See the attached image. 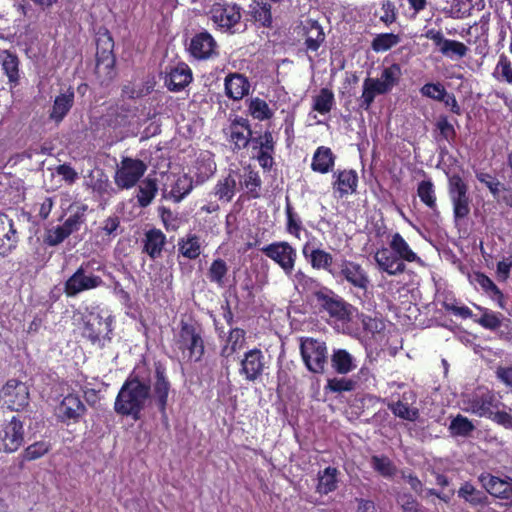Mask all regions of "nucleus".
Masks as SVG:
<instances>
[{"instance_id": "nucleus-42", "label": "nucleus", "mask_w": 512, "mask_h": 512, "mask_svg": "<svg viewBox=\"0 0 512 512\" xmlns=\"http://www.w3.org/2000/svg\"><path fill=\"white\" fill-rule=\"evenodd\" d=\"M193 188V178L188 174H182L172 184L167 198L171 199L174 203H179L191 193Z\"/></svg>"}, {"instance_id": "nucleus-60", "label": "nucleus", "mask_w": 512, "mask_h": 512, "mask_svg": "<svg viewBox=\"0 0 512 512\" xmlns=\"http://www.w3.org/2000/svg\"><path fill=\"white\" fill-rule=\"evenodd\" d=\"M50 450V442L37 441L26 447L21 456L24 461H34L46 455Z\"/></svg>"}, {"instance_id": "nucleus-57", "label": "nucleus", "mask_w": 512, "mask_h": 512, "mask_svg": "<svg viewBox=\"0 0 512 512\" xmlns=\"http://www.w3.org/2000/svg\"><path fill=\"white\" fill-rule=\"evenodd\" d=\"M228 270L227 263L223 259L217 258L212 261L208 269L207 277L210 282L217 284L219 287H223Z\"/></svg>"}, {"instance_id": "nucleus-22", "label": "nucleus", "mask_w": 512, "mask_h": 512, "mask_svg": "<svg viewBox=\"0 0 512 512\" xmlns=\"http://www.w3.org/2000/svg\"><path fill=\"white\" fill-rule=\"evenodd\" d=\"M19 236L13 220L0 213V257L9 256L18 246Z\"/></svg>"}, {"instance_id": "nucleus-41", "label": "nucleus", "mask_w": 512, "mask_h": 512, "mask_svg": "<svg viewBox=\"0 0 512 512\" xmlns=\"http://www.w3.org/2000/svg\"><path fill=\"white\" fill-rule=\"evenodd\" d=\"M200 237L196 234L189 233L178 240V252L184 258L189 260L197 259L201 254Z\"/></svg>"}, {"instance_id": "nucleus-4", "label": "nucleus", "mask_w": 512, "mask_h": 512, "mask_svg": "<svg viewBox=\"0 0 512 512\" xmlns=\"http://www.w3.org/2000/svg\"><path fill=\"white\" fill-rule=\"evenodd\" d=\"M181 358L187 362H199L205 354V342L202 329L192 323L181 321L178 337L175 341Z\"/></svg>"}, {"instance_id": "nucleus-1", "label": "nucleus", "mask_w": 512, "mask_h": 512, "mask_svg": "<svg viewBox=\"0 0 512 512\" xmlns=\"http://www.w3.org/2000/svg\"><path fill=\"white\" fill-rule=\"evenodd\" d=\"M154 381L151 385L137 369H134L119 389L114 401V411L122 417L138 421L150 398L157 407L161 418L168 421L167 406L172 384L164 362L154 361Z\"/></svg>"}, {"instance_id": "nucleus-11", "label": "nucleus", "mask_w": 512, "mask_h": 512, "mask_svg": "<svg viewBox=\"0 0 512 512\" xmlns=\"http://www.w3.org/2000/svg\"><path fill=\"white\" fill-rule=\"evenodd\" d=\"M300 352L309 371L315 374L324 372L328 358L325 342L314 338H305L301 341Z\"/></svg>"}, {"instance_id": "nucleus-19", "label": "nucleus", "mask_w": 512, "mask_h": 512, "mask_svg": "<svg viewBox=\"0 0 512 512\" xmlns=\"http://www.w3.org/2000/svg\"><path fill=\"white\" fill-rule=\"evenodd\" d=\"M478 482L490 496L500 500L512 499V480L509 477L501 478L490 472H482Z\"/></svg>"}, {"instance_id": "nucleus-44", "label": "nucleus", "mask_w": 512, "mask_h": 512, "mask_svg": "<svg viewBox=\"0 0 512 512\" xmlns=\"http://www.w3.org/2000/svg\"><path fill=\"white\" fill-rule=\"evenodd\" d=\"M245 330L233 328L230 330L226 344L221 348L220 355L224 358L231 357L234 353L241 350L245 344Z\"/></svg>"}, {"instance_id": "nucleus-6", "label": "nucleus", "mask_w": 512, "mask_h": 512, "mask_svg": "<svg viewBox=\"0 0 512 512\" xmlns=\"http://www.w3.org/2000/svg\"><path fill=\"white\" fill-rule=\"evenodd\" d=\"M448 194L453 207L455 223L466 219L471 211L469 187L459 174L448 177Z\"/></svg>"}, {"instance_id": "nucleus-53", "label": "nucleus", "mask_w": 512, "mask_h": 512, "mask_svg": "<svg viewBox=\"0 0 512 512\" xmlns=\"http://www.w3.org/2000/svg\"><path fill=\"white\" fill-rule=\"evenodd\" d=\"M487 189L499 203L512 208V186L506 185L496 178L494 182L488 185Z\"/></svg>"}, {"instance_id": "nucleus-27", "label": "nucleus", "mask_w": 512, "mask_h": 512, "mask_svg": "<svg viewBox=\"0 0 512 512\" xmlns=\"http://www.w3.org/2000/svg\"><path fill=\"white\" fill-rule=\"evenodd\" d=\"M192 81V71L190 67L180 62L167 73L165 84L169 91L179 92L183 90Z\"/></svg>"}, {"instance_id": "nucleus-37", "label": "nucleus", "mask_w": 512, "mask_h": 512, "mask_svg": "<svg viewBox=\"0 0 512 512\" xmlns=\"http://www.w3.org/2000/svg\"><path fill=\"white\" fill-rule=\"evenodd\" d=\"M389 246L392 252L403 262H422L421 258L411 249L407 241L398 232L392 235Z\"/></svg>"}, {"instance_id": "nucleus-39", "label": "nucleus", "mask_w": 512, "mask_h": 512, "mask_svg": "<svg viewBox=\"0 0 512 512\" xmlns=\"http://www.w3.org/2000/svg\"><path fill=\"white\" fill-rule=\"evenodd\" d=\"M417 195L420 201L426 205L435 217L440 216V211L437 205V197L435 191V185L431 179L422 180L417 186Z\"/></svg>"}, {"instance_id": "nucleus-29", "label": "nucleus", "mask_w": 512, "mask_h": 512, "mask_svg": "<svg viewBox=\"0 0 512 512\" xmlns=\"http://www.w3.org/2000/svg\"><path fill=\"white\" fill-rule=\"evenodd\" d=\"M302 254L313 269L325 270L332 276L334 275L336 270L332 268L333 255L331 253L321 248H314L309 251V244L306 243L302 248Z\"/></svg>"}, {"instance_id": "nucleus-13", "label": "nucleus", "mask_w": 512, "mask_h": 512, "mask_svg": "<svg viewBox=\"0 0 512 512\" xmlns=\"http://www.w3.org/2000/svg\"><path fill=\"white\" fill-rule=\"evenodd\" d=\"M146 170L147 165L144 161L128 156L123 157L115 172L114 182L120 189H130L138 183Z\"/></svg>"}, {"instance_id": "nucleus-56", "label": "nucleus", "mask_w": 512, "mask_h": 512, "mask_svg": "<svg viewBox=\"0 0 512 512\" xmlns=\"http://www.w3.org/2000/svg\"><path fill=\"white\" fill-rule=\"evenodd\" d=\"M400 41L401 38L398 34L380 33L373 38L371 42V49L376 53L386 52L399 44Z\"/></svg>"}, {"instance_id": "nucleus-58", "label": "nucleus", "mask_w": 512, "mask_h": 512, "mask_svg": "<svg viewBox=\"0 0 512 512\" xmlns=\"http://www.w3.org/2000/svg\"><path fill=\"white\" fill-rule=\"evenodd\" d=\"M334 104V94L328 88H322L313 99V110L324 115L331 111Z\"/></svg>"}, {"instance_id": "nucleus-21", "label": "nucleus", "mask_w": 512, "mask_h": 512, "mask_svg": "<svg viewBox=\"0 0 512 512\" xmlns=\"http://www.w3.org/2000/svg\"><path fill=\"white\" fill-rule=\"evenodd\" d=\"M114 41L108 30L99 33L96 38V67L107 69V74L114 69L115 55L113 53Z\"/></svg>"}, {"instance_id": "nucleus-36", "label": "nucleus", "mask_w": 512, "mask_h": 512, "mask_svg": "<svg viewBox=\"0 0 512 512\" xmlns=\"http://www.w3.org/2000/svg\"><path fill=\"white\" fill-rule=\"evenodd\" d=\"M238 173L231 170L227 176L219 179L214 186L213 193L220 200L230 202L237 190Z\"/></svg>"}, {"instance_id": "nucleus-9", "label": "nucleus", "mask_w": 512, "mask_h": 512, "mask_svg": "<svg viewBox=\"0 0 512 512\" xmlns=\"http://www.w3.org/2000/svg\"><path fill=\"white\" fill-rule=\"evenodd\" d=\"M24 422L19 416H12L0 423V453L16 452L24 443Z\"/></svg>"}, {"instance_id": "nucleus-43", "label": "nucleus", "mask_w": 512, "mask_h": 512, "mask_svg": "<svg viewBox=\"0 0 512 512\" xmlns=\"http://www.w3.org/2000/svg\"><path fill=\"white\" fill-rule=\"evenodd\" d=\"M247 112L255 120L266 121L274 116V111L268 103L259 97H252L246 100Z\"/></svg>"}, {"instance_id": "nucleus-23", "label": "nucleus", "mask_w": 512, "mask_h": 512, "mask_svg": "<svg viewBox=\"0 0 512 512\" xmlns=\"http://www.w3.org/2000/svg\"><path fill=\"white\" fill-rule=\"evenodd\" d=\"M0 69L7 77V84L11 92L20 85V60L15 53L9 50H0Z\"/></svg>"}, {"instance_id": "nucleus-32", "label": "nucleus", "mask_w": 512, "mask_h": 512, "mask_svg": "<svg viewBox=\"0 0 512 512\" xmlns=\"http://www.w3.org/2000/svg\"><path fill=\"white\" fill-rule=\"evenodd\" d=\"M74 105V91L69 88L65 93L55 97L52 108L49 112V119L59 124L67 116Z\"/></svg>"}, {"instance_id": "nucleus-34", "label": "nucleus", "mask_w": 512, "mask_h": 512, "mask_svg": "<svg viewBox=\"0 0 512 512\" xmlns=\"http://www.w3.org/2000/svg\"><path fill=\"white\" fill-rule=\"evenodd\" d=\"M286 276L292 281L294 288L298 292L310 293L313 297L324 286L318 279L306 274L302 269L294 270L290 275Z\"/></svg>"}, {"instance_id": "nucleus-26", "label": "nucleus", "mask_w": 512, "mask_h": 512, "mask_svg": "<svg viewBox=\"0 0 512 512\" xmlns=\"http://www.w3.org/2000/svg\"><path fill=\"white\" fill-rule=\"evenodd\" d=\"M250 81L241 73L231 72L224 79L225 95L234 101H240L250 92Z\"/></svg>"}, {"instance_id": "nucleus-50", "label": "nucleus", "mask_w": 512, "mask_h": 512, "mask_svg": "<svg viewBox=\"0 0 512 512\" xmlns=\"http://www.w3.org/2000/svg\"><path fill=\"white\" fill-rule=\"evenodd\" d=\"M477 308L482 312V314L478 319H474V322L484 329L491 331H496L501 327L502 320L504 319L501 313L481 306H477Z\"/></svg>"}, {"instance_id": "nucleus-7", "label": "nucleus", "mask_w": 512, "mask_h": 512, "mask_svg": "<svg viewBox=\"0 0 512 512\" xmlns=\"http://www.w3.org/2000/svg\"><path fill=\"white\" fill-rule=\"evenodd\" d=\"M112 321L100 314L91 313L84 318L82 337L96 348L103 349L111 341Z\"/></svg>"}, {"instance_id": "nucleus-24", "label": "nucleus", "mask_w": 512, "mask_h": 512, "mask_svg": "<svg viewBox=\"0 0 512 512\" xmlns=\"http://www.w3.org/2000/svg\"><path fill=\"white\" fill-rule=\"evenodd\" d=\"M472 413L479 417L488 418L494 410L499 409L504 405L496 396V394L489 389L476 393L469 401Z\"/></svg>"}, {"instance_id": "nucleus-63", "label": "nucleus", "mask_w": 512, "mask_h": 512, "mask_svg": "<svg viewBox=\"0 0 512 512\" xmlns=\"http://www.w3.org/2000/svg\"><path fill=\"white\" fill-rule=\"evenodd\" d=\"M86 205H82L78 211L71 214L62 224L66 232L71 235L80 229L81 224L85 221Z\"/></svg>"}, {"instance_id": "nucleus-16", "label": "nucleus", "mask_w": 512, "mask_h": 512, "mask_svg": "<svg viewBox=\"0 0 512 512\" xmlns=\"http://www.w3.org/2000/svg\"><path fill=\"white\" fill-rule=\"evenodd\" d=\"M86 412L85 404L76 393H68L64 396L55 409L58 421L67 425L79 423Z\"/></svg>"}, {"instance_id": "nucleus-46", "label": "nucleus", "mask_w": 512, "mask_h": 512, "mask_svg": "<svg viewBox=\"0 0 512 512\" xmlns=\"http://www.w3.org/2000/svg\"><path fill=\"white\" fill-rule=\"evenodd\" d=\"M338 470L335 467H326L318 473L317 492L320 494H328L337 488Z\"/></svg>"}, {"instance_id": "nucleus-64", "label": "nucleus", "mask_w": 512, "mask_h": 512, "mask_svg": "<svg viewBox=\"0 0 512 512\" xmlns=\"http://www.w3.org/2000/svg\"><path fill=\"white\" fill-rule=\"evenodd\" d=\"M70 235L66 232L62 225L48 229L44 236V243L50 247L61 244Z\"/></svg>"}, {"instance_id": "nucleus-15", "label": "nucleus", "mask_w": 512, "mask_h": 512, "mask_svg": "<svg viewBox=\"0 0 512 512\" xmlns=\"http://www.w3.org/2000/svg\"><path fill=\"white\" fill-rule=\"evenodd\" d=\"M0 401L10 411H20L29 404V389L25 383L10 379L0 390Z\"/></svg>"}, {"instance_id": "nucleus-30", "label": "nucleus", "mask_w": 512, "mask_h": 512, "mask_svg": "<svg viewBox=\"0 0 512 512\" xmlns=\"http://www.w3.org/2000/svg\"><path fill=\"white\" fill-rule=\"evenodd\" d=\"M165 245L166 235L158 228H151L144 234L142 252L155 260L162 256Z\"/></svg>"}, {"instance_id": "nucleus-12", "label": "nucleus", "mask_w": 512, "mask_h": 512, "mask_svg": "<svg viewBox=\"0 0 512 512\" xmlns=\"http://www.w3.org/2000/svg\"><path fill=\"white\" fill-rule=\"evenodd\" d=\"M322 311L328 313L331 318L339 321L347 320L350 316V305L331 288L323 286L314 296Z\"/></svg>"}, {"instance_id": "nucleus-17", "label": "nucleus", "mask_w": 512, "mask_h": 512, "mask_svg": "<svg viewBox=\"0 0 512 512\" xmlns=\"http://www.w3.org/2000/svg\"><path fill=\"white\" fill-rule=\"evenodd\" d=\"M218 44L215 38L206 30L193 35L188 51L197 60H210L218 57Z\"/></svg>"}, {"instance_id": "nucleus-5", "label": "nucleus", "mask_w": 512, "mask_h": 512, "mask_svg": "<svg viewBox=\"0 0 512 512\" xmlns=\"http://www.w3.org/2000/svg\"><path fill=\"white\" fill-rule=\"evenodd\" d=\"M337 266L338 269L333 277L347 283L351 289L365 295L371 288L372 284L368 271L360 263L343 258Z\"/></svg>"}, {"instance_id": "nucleus-54", "label": "nucleus", "mask_w": 512, "mask_h": 512, "mask_svg": "<svg viewBox=\"0 0 512 512\" xmlns=\"http://www.w3.org/2000/svg\"><path fill=\"white\" fill-rule=\"evenodd\" d=\"M405 400L407 399L405 394H403L402 399L389 405V409L395 416L403 420L414 422L419 417V410L417 408H411Z\"/></svg>"}, {"instance_id": "nucleus-52", "label": "nucleus", "mask_w": 512, "mask_h": 512, "mask_svg": "<svg viewBox=\"0 0 512 512\" xmlns=\"http://www.w3.org/2000/svg\"><path fill=\"white\" fill-rule=\"evenodd\" d=\"M158 191L156 179L146 178L138 188L137 202L141 208L151 204Z\"/></svg>"}, {"instance_id": "nucleus-10", "label": "nucleus", "mask_w": 512, "mask_h": 512, "mask_svg": "<svg viewBox=\"0 0 512 512\" xmlns=\"http://www.w3.org/2000/svg\"><path fill=\"white\" fill-rule=\"evenodd\" d=\"M229 124L223 128L227 141L232 145L233 151L247 148L251 141L252 128L248 118L237 114H229Z\"/></svg>"}, {"instance_id": "nucleus-55", "label": "nucleus", "mask_w": 512, "mask_h": 512, "mask_svg": "<svg viewBox=\"0 0 512 512\" xmlns=\"http://www.w3.org/2000/svg\"><path fill=\"white\" fill-rule=\"evenodd\" d=\"M332 367L339 374H347L355 369L352 356L344 349L334 351L332 358Z\"/></svg>"}, {"instance_id": "nucleus-48", "label": "nucleus", "mask_w": 512, "mask_h": 512, "mask_svg": "<svg viewBox=\"0 0 512 512\" xmlns=\"http://www.w3.org/2000/svg\"><path fill=\"white\" fill-rule=\"evenodd\" d=\"M285 214H286V231H287V233L292 235L296 239H300L301 232H302V230H305V229L303 227L301 217L294 210L288 197L286 198Z\"/></svg>"}, {"instance_id": "nucleus-14", "label": "nucleus", "mask_w": 512, "mask_h": 512, "mask_svg": "<svg viewBox=\"0 0 512 512\" xmlns=\"http://www.w3.org/2000/svg\"><path fill=\"white\" fill-rule=\"evenodd\" d=\"M253 157L258 161L261 168L270 171L274 165V154L276 141L271 130L267 129L262 134L253 137L250 144Z\"/></svg>"}, {"instance_id": "nucleus-59", "label": "nucleus", "mask_w": 512, "mask_h": 512, "mask_svg": "<svg viewBox=\"0 0 512 512\" xmlns=\"http://www.w3.org/2000/svg\"><path fill=\"white\" fill-rule=\"evenodd\" d=\"M436 129L439 132L438 136H436L437 141L445 140L449 144L455 142L457 133L454 126L449 122L448 117L445 115H440L436 121Z\"/></svg>"}, {"instance_id": "nucleus-31", "label": "nucleus", "mask_w": 512, "mask_h": 512, "mask_svg": "<svg viewBox=\"0 0 512 512\" xmlns=\"http://www.w3.org/2000/svg\"><path fill=\"white\" fill-rule=\"evenodd\" d=\"M458 497L472 508H482L490 504L487 494L477 489L471 482H464L457 491Z\"/></svg>"}, {"instance_id": "nucleus-45", "label": "nucleus", "mask_w": 512, "mask_h": 512, "mask_svg": "<svg viewBox=\"0 0 512 512\" xmlns=\"http://www.w3.org/2000/svg\"><path fill=\"white\" fill-rule=\"evenodd\" d=\"M492 76L499 83L512 86V60L505 53L499 54Z\"/></svg>"}, {"instance_id": "nucleus-25", "label": "nucleus", "mask_w": 512, "mask_h": 512, "mask_svg": "<svg viewBox=\"0 0 512 512\" xmlns=\"http://www.w3.org/2000/svg\"><path fill=\"white\" fill-rule=\"evenodd\" d=\"M332 177V188L339 198L356 193L359 179L354 169H339L333 173Z\"/></svg>"}, {"instance_id": "nucleus-2", "label": "nucleus", "mask_w": 512, "mask_h": 512, "mask_svg": "<svg viewBox=\"0 0 512 512\" xmlns=\"http://www.w3.org/2000/svg\"><path fill=\"white\" fill-rule=\"evenodd\" d=\"M102 265L96 259L83 261L75 272L64 282V293L68 298H74L79 294L100 288L104 285L101 276L96 272L102 271Z\"/></svg>"}, {"instance_id": "nucleus-35", "label": "nucleus", "mask_w": 512, "mask_h": 512, "mask_svg": "<svg viewBox=\"0 0 512 512\" xmlns=\"http://www.w3.org/2000/svg\"><path fill=\"white\" fill-rule=\"evenodd\" d=\"M388 93L386 87L380 83V79L367 77L363 82V91L359 99V106L369 110L377 95Z\"/></svg>"}, {"instance_id": "nucleus-38", "label": "nucleus", "mask_w": 512, "mask_h": 512, "mask_svg": "<svg viewBox=\"0 0 512 512\" xmlns=\"http://www.w3.org/2000/svg\"><path fill=\"white\" fill-rule=\"evenodd\" d=\"M305 45L308 51L316 52L325 41V33L322 26L316 20H307L304 25Z\"/></svg>"}, {"instance_id": "nucleus-33", "label": "nucleus", "mask_w": 512, "mask_h": 512, "mask_svg": "<svg viewBox=\"0 0 512 512\" xmlns=\"http://www.w3.org/2000/svg\"><path fill=\"white\" fill-rule=\"evenodd\" d=\"M335 160L336 155L333 153L331 148L327 146H319L313 154L311 169L316 173L327 174L333 170Z\"/></svg>"}, {"instance_id": "nucleus-51", "label": "nucleus", "mask_w": 512, "mask_h": 512, "mask_svg": "<svg viewBox=\"0 0 512 512\" xmlns=\"http://www.w3.org/2000/svg\"><path fill=\"white\" fill-rule=\"evenodd\" d=\"M448 430L453 437H468L475 430V426L466 416L458 414L451 420Z\"/></svg>"}, {"instance_id": "nucleus-28", "label": "nucleus", "mask_w": 512, "mask_h": 512, "mask_svg": "<svg viewBox=\"0 0 512 512\" xmlns=\"http://www.w3.org/2000/svg\"><path fill=\"white\" fill-rule=\"evenodd\" d=\"M374 258L379 270L390 276L400 275L406 270L405 263L386 248L378 250Z\"/></svg>"}, {"instance_id": "nucleus-62", "label": "nucleus", "mask_w": 512, "mask_h": 512, "mask_svg": "<svg viewBox=\"0 0 512 512\" xmlns=\"http://www.w3.org/2000/svg\"><path fill=\"white\" fill-rule=\"evenodd\" d=\"M400 76L401 67L399 64L394 63L383 69L380 83L386 87L387 92H390L392 88L398 84Z\"/></svg>"}, {"instance_id": "nucleus-20", "label": "nucleus", "mask_w": 512, "mask_h": 512, "mask_svg": "<svg viewBox=\"0 0 512 512\" xmlns=\"http://www.w3.org/2000/svg\"><path fill=\"white\" fill-rule=\"evenodd\" d=\"M266 364L263 352L258 348H253L244 353L239 372L246 381L255 382L262 376Z\"/></svg>"}, {"instance_id": "nucleus-18", "label": "nucleus", "mask_w": 512, "mask_h": 512, "mask_svg": "<svg viewBox=\"0 0 512 512\" xmlns=\"http://www.w3.org/2000/svg\"><path fill=\"white\" fill-rule=\"evenodd\" d=\"M424 37L431 40L439 52L448 58L456 57L461 59L469 51V48L463 42L445 38L443 32L439 29H428L424 33Z\"/></svg>"}, {"instance_id": "nucleus-61", "label": "nucleus", "mask_w": 512, "mask_h": 512, "mask_svg": "<svg viewBox=\"0 0 512 512\" xmlns=\"http://www.w3.org/2000/svg\"><path fill=\"white\" fill-rule=\"evenodd\" d=\"M158 213L166 231L175 232L181 226L182 221L178 213L173 212L170 208L160 206L158 207Z\"/></svg>"}, {"instance_id": "nucleus-3", "label": "nucleus", "mask_w": 512, "mask_h": 512, "mask_svg": "<svg viewBox=\"0 0 512 512\" xmlns=\"http://www.w3.org/2000/svg\"><path fill=\"white\" fill-rule=\"evenodd\" d=\"M242 11L236 2L217 0L211 5L208 15L217 30L236 34L243 31Z\"/></svg>"}, {"instance_id": "nucleus-49", "label": "nucleus", "mask_w": 512, "mask_h": 512, "mask_svg": "<svg viewBox=\"0 0 512 512\" xmlns=\"http://www.w3.org/2000/svg\"><path fill=\"white\" fill-rule=\"evenodd\" d=\"M370 463L373 470L384 478H393L397 473L396 465L386 455H373Z\"/></svg>"}, {"instance_id": "nucleus-40", "label": "nucleus", "mask_w": 512, "mask_h": 512, "mask_svg": "<svg viewBox=\"0 0 512 512\" xmlns=\"http://www.w3.org/2000/svg\"><path fill=\"white\" fill-rule=\"evenodd\" d=\"M249 14L251 16V20L258 26L263 28H271L272 27V12L271 5L264 1H254L249 6Z\"/></svg>"}, {"instance_id": "nucleus-8", "label": "nucleus", "mask_w": 512, "mask_h": 512, "mask_svg": "<svg viewBox=\"0 0 512 512\" xmlns=\"http://www.w3.org/2000/svg\"><path fill=\"white\" fill-rule=\"evenodd\" d=\"M260 251L272 260L286 275H290L296 266L297 250L287 241H275L260 248Z\"/></svg>"}, {"instance_id": "nucleus-47", "label": "nucleus", "mask_w": 512, "mask_h": 512, "mask_svg": "<svg viewBox=\"0 0 512 512\" xmlns=\"http://www.w3.org/2000/svg\"><path fill=\"white\" fill-rule=\"evenodd\" d=\"M197 177L202 181L211 177L216 171L214 155L209 151H204L196 159L195 163Z\"/></svg>"}]
</instances>
